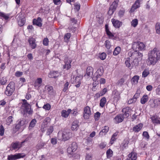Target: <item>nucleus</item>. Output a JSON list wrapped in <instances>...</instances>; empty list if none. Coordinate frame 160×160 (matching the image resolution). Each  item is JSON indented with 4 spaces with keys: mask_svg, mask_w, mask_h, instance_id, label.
<instances>
[{
    "mask_svg": "<svg viewBox=\"0 0 160 160\" xmlns=\"http://www.w3.org/2000/svg\"><path fill=\"white\" fill-rule=\"evenodd\" d=\"M160 59V51L154 48L148 53V59L151 64H155Z\"/></svg>",
    "mask_w": 160,
    "mask_h": 160,
    "instance_id": "nucleus-1",
    "label": "nucleus"
},
{
    "mask_svg": "<svg viewBox=\"0 0 160 160\" xmlns=\"http://www.w3.org/2000/svg\"><path fill=\"white\" fill-rule=\"evenodd\" d=\"M72 133L70 132V130L68 129L64 130L62 133V138H60L61 135L60 133L58 134V138L59 139H61L65 141L69 139L72 136Z\"/></svg>",
    "mask_w": 160,
    "mask_h": 160,
    "instance_id": "nucleus-2",
    "label": "nucleus"
},
{
    "mask_svg": "<svg viewBox=\"0 0 160 160\" xmlns=\"http://www.w3.org/2000/svg\"><path fill=\"white\" fill-rule=\"evenodd\" d=\"M129 57H131V59L137 58L139 60H141L142 59V54L138 50L131 51L128 53Z\"/></svg>",
    "mask_w": 160,
    "mask_h": 160,
    "instance_id": "nucleus-3",
    "label": "nucleus"
},
{
    "mask_svg": "<svg viewBox=\"0 0 160 160\" xmlns=\"http://www.w3.org/2000/svg\"><path fill=\"white\" fill-rule=\"evenodd\" d=\"M29 138H28L25 139L24 141L21 142H12L11 144V146L12 148L14 150L19 149L23 145V143L25 142H29Z\"/></svg>",
    "mask_w": 160,
    "mask_h": 160,
    "instance_id": "nucleus-4",
    "label": "nucleus"
},
{
    "mask_svg": "<svg viewBox=\"0 0 160 160\" xmlns=\"http://www.w3.org/2000/svg\"><path fill=\"white\" fill-rule=\"evenodd\" d=\"M15 88L13 83L9 84L6 88V89L5 91V93L8 96H10L12 95L14 91Z\"/></svg>",
    "mask_w": 160,
    "mask_h": 160,
    "instance_id": "nucleus-5",
    "label": "nucleus"
},
{
    "mask_svg": "<svg viewBox=\"0 0 160 160\" xmlns=\"http://www.w3.org/2000/svg\"><path fill=\"white\" fill-rule=\"evenodd\" d=\"M118 5V2L116 1H114L109 8L108 14L109 15L112 14L116 10Z\"/></svg>",
    "mask_w": 160,
    "mask_h": 160,
    "instance_id": "nucleus-6",
    "label": "nucleus"
},
{
    "mask_svg": "<svg viewBox=\"0 0 160 160\" xmlns=\"http://www.w3.org/2000/svg\"><path fill=\"white\" fill-rule=\"evenodd\" d=\"M118 5V2L116 1H114L109 8L108 14L109 15L112 14L116 10Z\"/></svg>",
    "mask_w": 160,
    "mask_h": 160,
    "instance_id": "nucleus-7",
    "label": "nucleus"
},
{
    "mask_svg": "<svg viewBox=\"0 0 160 160\" xmlns=\"http://www.w3.org/2000/svg\"><path fill=\"white\" fill-rule=\"evenodd\" d=\"M22 100L23 102L22 105V109H23L25 112L29 114L30 113V110H29V109L30 105L25 99H22Z\"/></svg>",
    "mask_w": 160,
    "mask_h": 160,
    "instance_id": "nucleus-8",
    "label": "nucleus"
},
{
    "mask_svg": "<svg viewBox=\"0 0 160 160\" xmlns=\"http://www.w3.org/2000/svg\"><path fill=\"white\" fill-rule=\"evenodd\" d=\"M25 155L23 153H19L15 155H11L8 157V160H15L17 159L23 158Z\"/></svg>",
    "mask_w": 160,
    "mask_h": 160,
    "instance_id": "nucleus-9",
    "label": "nucleus"
},
{
    "mask_svg": "<svg viewBox=\"0 0 160 160\" xmlns=\"http://www.w3.org/2000/svg\"><path fill=\"white\" fill-rule=\"evenodd\" d=\"M77 149V143L73 142L71 144V146L69 147L67 149L68 152L70 154H72L73 152L76 151Z\"/></svg>",
    "mask_w": 160,
    "mask_h": 160,
    "instance_id": "nucleus-10",
    "label": "nucleus"
},
{
    "mask_svg": "<svg viewBox=\"0 0 160 160\" xmlns=\"http://www.w3.org/2000/svg\"><path fill=\"white\" fill-rule=\"evenodd\" d=\"M72 60L68 57H66L64 59L65 64L63 66V69L66 68L67 70L71 68V63Z\"/></svg>",
    "mask_w": 160,
    "mask_h": 160,
    "instance_id": "nucleus-11",
    "label": "nucleus"
},
{
    "mask_svg": "<svg viewBox=\"0 0 160 160\" xmlns=\"http://www.w3.org/2000/svg\"><path fill=\"white\" fill-rule=\"evenodd\" d=\"M91 113L90 108L89 106H86L84 108L83 117L85 119L89 118Z\"/></svg>",
    "mask_w": 160,
    "mask_h": 160,
    "instance_id": "nucleus-12",
    "label": "nucleus"
},
{
    "mask_svg": "<svg viewBox=\"0 0 160 160\" xmlns=\"http://www.w3.org/2000/svg\"><path fill=\"white\" fill-rule=\"evenodd\" d=\"M42 82V79L40 78H38L32 85L36 89H39V87L41 86Z\"/></svg>",
    "mask_w": 160,
    "mask_h": 160,
    "instance_id": "nucleus-13",
    "label": "nucleus"
},
{
    "mask_svg": "<svg viewBox=\"0 0 160 160\" xmlns=\"http://www.w3.org/2000/svg\"><path fill=\"white\" fill-rule=\"evenodd\" d=\"M50 118H46L43 121L42 124L41 130L43 132L45 130V129L47 127V125L50 121Z\"/></svg>",
    "mask_w": 160,
    "mask_h": 160,
    "instance_id": "nucleus-14",
    "label": "nucleus"
},
{
    "mask_svg": "<svg viewBox=\"0 0 160 160\" xmlns=\"http://www.w3.org/2000/svg\"><path fill=\"white\" fill-rule=\"evenodd\" d=\"M42 20L40 17H38L37 19H34L33 20L32 23L33 25H36L39 27H41L42 25Z\"/></svg>",
    "mask_w": 160,
    "mask_h": 160,
    "instance_id": "nucleus-15",
    "label": "nucleus"
},
{
    "mask_svg": "<svg viewBox=\"0 0 160 160\" xmlns=\"http://www.w3.org/2000/svg\"><path fill=\"white\" fill-rule=\"evenodd\" d=\"M140 0H138L135 1L134 4L132 5L131 8L130 12H132L135 11V9L139 7L140 2Z\"/></svg>",
    "mask_w": 160,
    "mask_h": 160,
    "instance_id": "nucleus-16",
    "label": "nucleus"
},
{
    "mask_svg": "<svg viewBox=\"0 0 160 160\" xmlns=\"http://www.w3.org/2000/svg\"><path fill=\"white\" fill-rule=\"evenodd\" d=\"M123 115L122 114L117 115L114 118L115 122L118 123L122 122L124 119Z\"/></svg>",
    "mask_w": 160,
    "mask_h": 160,
    "instance_id": "nucleus-17",
    "label": "nucleus"
},
{
    "mask_svg": "<svg viewBox=\"0 0 160 160\" xmlns=\"http://www.w3.org/2000/svg\"><path fill=\"white\" fill-rule=\"evenodd\" d=\"M112 22L113 25L115 28H119L122 25V22L117 20L113 18L112 19Z\"/></svg>",
    "mask_w": 160,
    "mask_h": 160,
    "instance_id": "nucleus-18",
    "label": "nucleus"
},
{
    "mask_svg": "<svg viewBox=\"0 0 160 160\" xmlns=\"http://www.w3.org/2000/svg\"><path fill=\"white\" fill-rule=\"evenodd\" d=\"M130 110V108L129 107H126L122 109V112L124 113L122 114L123 115L124 118L129 117V112Z\"/></svg>",
    "mask_w": 160,
    "mask_h": 160,
    "instance_id": "nucleus-19",
    "label": "nucleus"
},
{
    "mask_svg": "<svg viewBox=\"0 0 160 160\" xmlns=\"http://www.w3.org/2000/svg\"><path fill=\"white\" fill-rule=\"evenodd\" d=\"M112 96L115 101L117 102L119 100L120 98V93L117 91H114L113 92Z\"/></svg>",
    "mask_w": 160,
    "mask_h": 160,
    "instance_id": "nucleus-20",
    "label": "nucleus"
},
{
    "mask_svg": "<svg viewBox=\"0 0 160 160\" xmlns=\"http://www.w3.org/2000/svg\"><path fill=\"white\" fill-rule=\"evenodd\" d=\"M93 68L91 67H88L87 68L86 73L85 76L87 75L88 77H90L93 75Z\"/></svg>",
    "mask_w": 160,
    "mask_h": 160,
    "instance_id": "nucleus-21",
    "label": "nucleus"
},
{
    "mask_svg": "<svg viewBox=\"0 0 160 160\" xmlns=\"http://www.w3.org/2000/svg\"><path fill=\"white\" fill-rule=\"evenodd\" d=\"M18 24L20 26H22L25 23V21L24 18H21L18 17L17 18Z\"/></svg>",
    "mask_w": 160,
    "mask_h": 160,
    "instance_id": "nucleus-22",
    "label": "nucleus"
},
{
    "mask_svg": "<svg viewBox=\"0 0 160 160\" xmlns=\"http://www.w3.org/2000/svg\"><path fill=\"white\" fill-rule=\"evenodd\" d=\"M128 158L127 160H136L137 158L136 154L135 153L132 152L128 155Z\"/></svg>",
    "mask_w": 160,
    "mask_h": 160,
    "instance_id": "nucleus-23",
    "label": "nucleus"
},
{
    "mask_svg": "<svg viewBox=\"0 0 160 160\" xmlns=\"http://www.w3.org/2000/svg\"><path fill=\"white\" fill-rule=\"evenodd\" d=\"M78 122L77 121H74L72 124L71 129L73 131H77L78 128Z\"/></svg>",
    "mask_w": 160,
    "mask_h": 160,
    "instance_id": "nucleus-24",
    "label": "nucleus"
},
{
    "mask_svg": "<svg viewBox=\"0 0 160 160\" xmlns=\"http://www.w3.org/2000/svg\"><path fill=\"white\" fill-rule=\"evenodd\" d=\"M131 60H132V67H133L134 66H138L139 64V62L141 60H139L138 59L133 58L131 59Z\"/></svg>",
    "mask_w": 160,
    "mask_h": 160,
    "instance_id": "nucleus-25",
    "label": "nucleus"
},
{
    "mask_svg": "<svg viewBox=\"0 0 160 160\" xmlns=\"http://www.w3.org/2000/svg\"><path fill=\"white\" fill-rule=\"evenodd\" d=\"M142 126V124H139L133 128V130L136 132H138L141 129Z\"/></svg>",
    "mask_w": 160,
    "mask_h": 160,
    "instance_id": "nucleus-26",
    "label": "nucleus"
},
{
    "mask_svg": "<svg viewBox=\"0 0 160 160\" xmlns=\"http://www.w3.org/2000/svg\"><path fill=\"white\" fill-rule=\"evenodd\" d=\"M148 97L147 95H144L141 99V102L142 104H144L148 100Z\"/></svg>",
    "mask_w": 160,
    "mask_h": 160,
    "instance_id": "nucleus-27",
    "label": "nucleus"
},
{
    "mask_svg": "<svg viewBox=\"0 0 160 160\" xmlns=\"http://www.w3.org/2000/svg\"><path fill=\"white\" fill-rule=\"evenodd\" d=\"M109 130V128L108 126H104V128L102 129L99 132V135H102L103 133H104V134H105Z\"/></svg>",
    "mask_w": 160,
    "mask_h": 160,
    "instance_id": "nucleus-28",
    "label": "nucleus"
},
{
    "mask_svg": "<svg viewBox=\"0 0 160 160\" xmlns=\"http://www.w3.org/2000/svg\"><path fill=\"white\" fill-rule=\"evenodd\" d=\"M131 59V58H127L126 61L125 62V63L127 67L128 68H129L130 69H131L132 67V62L131 63H130V60Z\"/></svg>",
    "mask_w": 160,
    "mask_h": 160,
    "instance_id": "nucleus-29",
    "label": "nucleus"
},
{
    "mask_svg": "<svg viewBox=\"0 0 160 160\" xmlns=\"http://www.w3.org/2000/svg\"><path fill=\"white\" fill-rule=\"evenodd\" d=\"M118 134V132H116L114 133L112 136L110 142L111 144H112L113 143V142L115 141L116 139V137L117 136Z\"/></svg>",
    "mask_w": 160,
    "mask_h": 160,
    "instance_id": "nucleus-30",
    "label": "nucleus"
},
{
    "mask_svg": "<svg viewBox=\"0 0 160 160\" xmlns=\"http://www.w3.org/2000/svg\"><path fill=\"white\" fill-rule=\"evenodd\" d=\"M24 124V122L22 120H20L19 121L18 123L15 126L16 128L18 130L19 129L21 126Z\"/></svg>",
    "mask_w": 160,
    "mask_h": 160,
    "instance_id": "nucleus-31",
    "label": "nucleus"
},
{
    "mask_svg": "<svg viewBox=\"0 0 160 160\" xmlns=\"http://www.w3.org/2000/svg\"><path fill=\"white\" fill-rule=\"evenodd\" d=\"M106 98L104 97L102 98L100 100V106L101 107H103L104 106L105 104L106 103Z\"/></svg>",
    "mask_w": 160,
    "mask_h": 160,
    "instance_id": "nucleus-32",
    "label": "nucleus"
},
{
    "mask_svg": "<svg viewBox=\"0 0 160 160\" xmlns=\"http://www.w3.org/2000/svg\"><path fill=\"white\" fill-rule=\"evenodd\" d=\"M121 51V48L119 47H117L116 48L113 52V54L114 55H117Z\"/></svg>",
    "mask_w": 160,
    "mask_h": 160,
    "instance_id": "nucleus-33",
    "label": "nucleus"
},
{
    "mask_svg": "<svg viewBox=\"0 0 160 160\" xmlns=\"http://www.w3.org/2000/svg\"><path fill=\"white\" fill-rule=\"evenodd\" d=\"M149 103L150 104L151 107L152 108H155L157 106L155 103V101L153 100H150L149 101Z\"/></svg>",
    "mask_w": 160,
    "mask_h": 160,
    "instance_id": "nucleus-34",
    "label": "nucleus"
},
{
    "mask_svg": "<svg viewBox=\"0 0 160 160\" xmlns=\"http://www.w3.org/2000/svg\"><path fill=\"white\" fill-rule=\"evenodd\" d=\"M0 16L4 18L5 20H7L9 18V15L3 12H0Z\"/></svg>",
    "mask_w": 160,
    "mask_h": 160,
    "instance_id": "nucleus-35",
    "label": "nucleus"
},
{
    "mask_svg": "<svg viewBox=\"0 0 160 160\" xmlns=\"http://www.w3.org/2000/svg\"><path fill=\"white\" fill-rule=\"evenodd\" d=\"M138 50H142L144 49L145 47V45L142 42H138Z\"/></svg>",
    "mask_w": 160,
    "mask_h": 160,
    "instance_id": "nucleus-36",
    "label": "nucleus"
},
{
    "mask_svg": "<svg viewBox=\"0 0 160 160\" xmlns=\"http://www.w3.org/2000/svg\"><path fill=\"white\" fill-rule=\"evenodd\" d=\"M139 79V77L137 75L134 76L132 79V82L134 84L137 83Z\"/></svg>",
    "mask_w": 160,
    "mask_h": 160,
    "instance_id": "nucleus-37",
    "label": "nucleus"
},
{
    "mask_svg": "<svg viewBox=\"0 0 160 160\" xmlns=\"http://www.w3.org/2000/svg\"><path fill=\"white\" fill-rule=\"evenodd\" d=\"M13 117L12 116H9L6 120V124L8 125H10L13 121Z\"/></svg>",
    "mask_w": 160,
    "mask_h": 160,
    "instance_id": "nucleus-38",
    "label": "nucleus"
},
{
    "mask_svg": "<svg viewBox=\"0 0 160 160\" xmlns=\"http://www.w3.org/2000/svg\"><path fill=\"white\" fill-rule=\"evenodd\" d=\"M35 40L33 38H31V46L32 49L35 48L36 46V44L35 43Z\"/></svg>",
    "mask_w": 160,
    "mask_h": 160,
    "instance_id": "nucleus-39",
    "label": "nucleus"
},
{
    "mask_svg": "<svg viewBox=\"0 0 160 160\" xmlns=\"http://www.w3.org/2000/svg\"><path fill=\"white\" fill-rule=\"evenodd\" d=\"M160 23L157 22L155 25V29L156 30V33L159 34L160 33Z\"/></svg>",
    "mask_w": 160,
    "mask_h": 160,
    "instance_id": "nucleus-40",
    "label": "nucleus"
},
{
    "mask_svg": "<svg viewBox=\"0 0 160 160\" xmlns=\"http://www.w3.org/2000/svg\"><path fill=\"white\" fill-rule=\"evenodd\" d=\"M132 26L134 27H136L138 24V20L137 19H135L133 20L131 22Z\"/></svg>",
    "mask_w": 160,
    "mask_h": 160,
    "instance_id": "nucleus-41",
    "label": "nucleus"
},
{
    "mask_svg": "<svg viewBox=\"0 0 160 160\" xmlns=\"http://www.w3.org/2000/svg\"><path fill=\"white\" fill-rule=\"evenodd\" d=\"M47 90L49 94L52 95L54 93L53 88L52 86L48 87L47 88Z\"/></svg>",
    "mask_w": 160,
    "mask_h": 160,
    "instance_id": "nucleus-42",
    "label": "nucleus"
},
{
    "mask_svg": "<svg viewBox=\"0 0 160 160\" xmlns=\"http://www.w3.org/2000/svg\"><path fill=\"white\" fill-rule=\"evenodd\" d=\"M138 42H134L132 45V48L134 51L138 50Z\"/></svg>",
    "mask_w": 160,
    "mask_h": 160,
    "instance_id": "nucleus-43",
    "label": "nucleus"
},
{
    "mask_svg": "<svg viewBox=\"0 0 160 160\" xmlns=\"http://www.w3.org/2000/svg\"><path fill=\"white\" fill-rule=\"evenodd\" d=\"M7 81L6 78L5 77H3L0 78V83L2 85L5 84Z\"/></svg>",
    "mask_w": 160,
    "mask_h": 160,
    "instance_id": "nucleus-44",
    "label": "nucleus"
},
{
    "mask_svg": "<svg viewBox=\"0 0 160 160\" xmlns=\"http://www.w3.org/2000/svg\"><path fill=\"white\" fill-rule=\"evenodd\" d=\"M75 8L74 9L76 10L77 12H78L80 9V5L78 3H76L74 4Z\"/></svg>",
    "mask_w": 160,
    "mask_h": 160,
    "instance_id": "nucleus-45",
    "label": "nucleus"
},
{
    "mask_svg": "<svg viewBox=\"0 0 160 160\" xmlns=\"http://www.w3.org/2000/svg\"><path fill=\"white\" fill-rule=\"evenodd\" d=\"M62 116L64 118H67L68 116V113L66 110H62L61 112Z\"/></svg>",
    "mask_w": 160,
    "mask_h": 160,
    "instance_id": "nucleus-46",
    "label": "nucleus"
},
{
    "mask_svg": "<svg viewBox=\"0 0 160 160\" xmlns=\"http://www.w3.org/2000/svg\"><path fill=\"white\" fill-rule=\"evenodd\" d=\"M112 151L110 149L108 150L106 152L107 157L108 158L111 157L112 155Z\"/></svg>",
    "mask_w": 160,
    "mask_h": 160,
    "instance_id": "nucleus-47",
    "label": "nucleus"
},
{
    "mask_svg": "<svg viewBox=\"0 0 160 160\" xmlns=\"http://www.w3.org/2000/svg\"><path fill=\"white\" fill-rule=\"evenodd\" d=\"M52 76H49L50 78H56L58 76V72L57 71L54 72L52 73Z\"/></svg>",
    "mask_w": 160,
    "mask_h": 160,
    "instance_id": "nucleus-48",
    "label": "nucleus"
},
{
    "mask_svg": "<svg viewBox=\"0 0 160 160\" xmlns=\"http://www.w3.org/2000/svg\"><path fill=\"white\" fill-rule=\"evenodd\" d=\"M124 82V79L122 78L118 81V82H117V84H118V85H119L121 86L123 85Z\"/></svg>",
    "mask_w": 160,
    "mask_h": 160,
    "instance_id": "nucleus-49",
    "label": "nucleus"
},
{
    "mask_svg": "<svg viewBox=\"0 0 160 160\" xmlns=\"http://www.w3.org/2000/svg\"><path fill=\"white\" fill-rule=\"evenodd\" d=\"M37 123V121L35 119H33L31 121V128H33L35 126Z\"/></svg>",
    "mask_w": 160,
    "mask_h": 160,
    "instance_id": "nucleus-50",
    "label": "nucleus"
},
{
    "mask_svg": "<svg viewBox=\"0 0 160 160\" xmlns=\"http://www.w3.org/2000/svg\"><path fill=\"white\" fill-rule=\"evenodd\" d=\"M111 46L110 42L108 40H106L105 41L106 47L108 49L110 48Z\"/></svg>",
    "mask_w": 160,
    "mask_h": 160,
    "instance_id": "nucleus-51",
    "label": "nucleus"
},
{
    "mask_svg": "<svg viewBox=\"0 0 160 160\" xmlns=\"http://www.w3.org/2000/svg\"><path fill=\"white\" fill-rule=\"evenodd\" d=\"M106 54L104 52H102L101 54H100L99 56L100 58L102 60H104L106 58Z\"/></svg>",
    "mask_w": 160,
    "mask_h": 160,
    "instance_id": "nucleus-52",
    "label": "nucleus"
},
{
    "mask_svg": "<svg viewBox=\"0 0 160 160\" xmlns=\"http://www.w3.org/2000/svg\"><path fill=\"white\" fill-rule=\"evenodd\" d=\"M48 39L47 38H45L43 40L42 43L45 46H48Z\"/></svg>",
    "mask_w": 160,
    "mask_h": 160,
    "instance_id": "nucleus-53",
    "label": "nucleus"
},
{
    "mask_svg": "<svg viewBox=\"0 0 160 160\" xmlns=\"http://www.w3.org/2000/svg\"><path fill=\"white\" fill-rule=\"evenodd\" d=\"M149 74V72L148 71L146 70H144L142 73V77H146Z\"/></svg>",
    "mask_w": 160,
    "mask_h": 160,
    "instance_id": "nucleus-54",
    "label": "nucleus"
},
{
    "mask_svg": "<svg viewBox=\"0 0 160 160\" xmlns=\"http://www.w3.org/2000/svg\"><path fill=\"white\" fill-rule=\"evenodd\" d=\"M71 34L69 33H67L65 34L64 37V39L65 40H68L70 38Z\"/></svg>",
    "mask_w": 160,
    "mask_h": 160,
    "instance_id": "nucleus-55",
    "label": "nucleus"
},
{
    "mask_svg": "<svg viewBox=\"0 0 160 160\" xmlns=\"http://www.w3.org/2000/svg\"><path fill=\"white\" fill-rule=\"evenodd\" d=\"M4 132V129L3 126L1 125L0 126V135L1 136L3 135Z\"/></svg>",
    "mask_w": 160,
    "mask_h": 160,
    "instance_id": "nucleus-56",
    "label": "nucleus"
},
{
    "mask_svg": "<svg viewBox=\"0 0 160 160\" xmlns=\"http://www.w3.org/2000/svg\"><path fill=\"white\" fill-rule=\"evenodd\" d=\"M101 114L100 113L98 112H97L94 115V118H95V120H98L99 119V118L100 117Z\"/></svg>",
    "mask_w": 160,
    "mask_h": 160,
    "instance_id": "nucleus-57",
    "label": "nucleus"
},
{
    "mask_svg": "<svg viewBox=\"0 0 160 160\" xmlns=\"http://www.w3.org/2000/svg\"><path fill=\"white\" fill-rule=\"evenodd\" d=\"M43 108L45 110H50L51 108V106L49 104L47 103L46 105H44L43 106Z\"/></svg>",
    "mask_w": 160,
    "mask_h": 160,
    "instance_id": "nucleus-58",
    "label": "nucleus"
},
{
    "mask_svg": "<svg viewBox=\"0 0 160 160\" xmlns=\"http://www.w3.org/2000/svg\"><path fill=\"white\" fill-rule=\"evenodd\" d=\"M107 91V88H104L103 90L101 92H100L99 93V95L101 96H102L104 94L106 93Z\"/></svg>",
    "mask_w": 160,
    "mask_h": 160,
    "instance_id": "nucleus-59",
    "label": "nucleus"
},
{
    "mask_svg": "<svg viewBox=\"0 0 160 160\" xmlns=\"http://www.w3.org/2000/svg\"><path fill=\"white\" fill-rule=\"evenodd\" d=\"M69 85V83L68 82H66L64 85V87L63 89V91L65 92L67 91V90L68 89V86Z\"/></svg>",
    "mask_w": 160,
    "mask_h": 160,
    "instance_id": "nucleus-60",
    "label": "nucleus"
},
{
    "mask_svg": "<svg viewBox=\"0 0 160 160\" xmlns=\"http://www.w3.org/2000/svg\"><path fill=\"white\" fill-rule=\"evenodd\" d=\"M140 93L138 92V91L133 96V99L134 100V102H135L137 100V98H138L139 96Z\"/></svg>",
    "mask_w": 160,
    "mask_h": 160,
    "instance_id": "nucleus-61",
    "label": "nucleus"
},
{
    "mask_svg": "<svg viewBox=\"0 0 160 160\" xmlns=\"http://www.w3.org/2000/svg\"><path fill=\"white\" fill-rule=\"evenodd\" d=\"M142 135L143 136L146 137L148 139L149 138V134L147 132L144 131L143 132Z\"/></svg>",
    "mask_w": 160,
    "mask_h": 160,
    "instance_id": "nucleus-62",
    "label": "nucleus"
},
{
    "mask_svg": "<svg viewBox=\"0 0 160 160\" xmlns=\"http://www.w3.org/2000/svg\"><path fill=\"white\" fill-rule=\"evenodd\" d=\"M92 158V156L89 154H87L86 155V160H91Z\"/></svg>",
    "mask_w": 160,
    "mask_h": 160,
    "instance_id": "nucleus-63",
    "label": "nucleus"
},
{
    "mask_svg": "<svg viewBox=\"0 0 160 160\" xmlns=\"http://www.w3.org/2000/svg\"><path fill=\"white\" fill-rule=\"evenodd\" d=\"M156 92L157 94L160 95V84L158 86V88L156 89Z\"/></svg>",
    "mask_w": 160,
    "mask_h": 160,
    "instance_id": "nucleus-64",
    "label": "nucleus"
}]
</instances>
